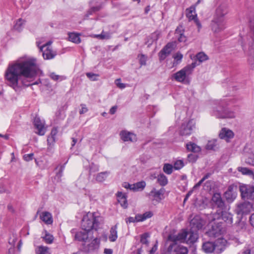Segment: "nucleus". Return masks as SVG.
<instances>
[{
	"instance_id": "052dcab7",
	"label": "nucleus",
	"mask_w": 254,
	"mask_h": 254,
	"mask_svg": "<svg viewBox=\"0 0 254 254\" xmlns=\"http://www.w3.org/2000/svg\"><path fill=\"white\" fill-rule=\"evenodd\" d=\"M239 254H251V249L249 247H246Z\"/></svg>"
},
{
	"instance_id": "6e6552de",
	"label": "nucleus",
	"mask_w": 254,
	"mask_h": 254,
	"mask_svg": "<svg viewBox=\"0 0 254 254\" xmlns=\"http://www.w3.org/2000/svg\"><path fill=\"white\" fill-rule=\"evenodd\" d=\"M51 42H48L46 44L40 46V43L36 42L37 46L40 49V51L42 52L43 58L45 60H51L53 59L56 55V52L54 51L51 47Z\"/></svg>"
},
{
	"instance_id": "aec40b11",
	"label": "nucleus",
	"mask_w": 254,
	"mask_h": 254,
	"mask_svg": "<svg viewBox=\"0 0 254 254\" xmlns=\"http://www.w3.org/2000/svg\"><path fill=\"white\" fill-rule=\"evenodd\" d=\"M34 125L35 128L37 130L36 133L39 135H44L46 132V127H45V122L42 121L39 117H36L34 120Z\"/></svg>"
},
{
	"instance_id": "393cba45",
	"label": "nucleus",
	"mask_w": 254,
	"mask_h": 254,
	"mask_svg": "<svg viewBox=\"0 0 254 254\" xmlns=\"http://www.w3.org/2000/svg\"><path fill=\"white\" fill-rule=\"evenodd\" d=\"M219 135L220 138L228 142L234 137V134L231 130L224 127L222 128Z\"/></svg>"
},
{
	"instance_id": "864d4df0",
	"label": "nucleus",
	"mask_w": 254,
	"mask_h": 254,
	"mask_svg": "<svg viewBox=\"0 0 254 254\" xmlns=\"http://www.w3.org/2000/svg\"><path fill=\"white\" fill-rule=\"evenodd\" d=\"M101 8L100 6H97L91 7L87 12L86 14V16L88 17L89 15L92 14L93 13H94L97 11H99Z\"/></svg>"
},
{
	"instance_id": "412c9836",
	"label": "nucleus",
	"mask_w": 254,
	"mask_h": 254,
	"mask_svg": "<svg viewBox=\"0 0 254 254\" xmlns=\"http://www.w3.org/2000/svg\"><path fill=\"white\" fill-rule=\"evenodd\" d=\"M211 200L213 205L217 207L218 208V210H222L225 208V203L221 197L220 193H214L212 197Z\"/></svg>"
},
{
	"instance_id": "f704fd0d",
	"label": "nucleus",
	"mask_w": 254,
	"mask_h": 254,
	"mask_svg": "<svg viewBox=\"0 0 254 254\" xmlns=\"http://www.w3.org/2000/svg\"><path fill=\"white\" fill-rule=\"evenodd\" d=\"M25 21L22 18H19L16 22L14 26V28L18 31H20L23 28Z\"/></svg>"
},
{
	"instance_id": "2f4dec72",
	"label": "nucleus",
	"mask_w": 254,
	"mask_h": 254,
	"mask_svg": "<svg viewBox=\"0 0 254 254\" xmlns=\"http://www.w3.org/2000/svg\"><path fill=\"white\" fill-rule=\"evenodd\" d=\"M146 185V183L144 181L137 182L132 185V189L133 191H137L139 190H143Z\"/></svg>"
},
{
	"instance_id": "f257e3e1",
	"label": "nucleus",
	"mask_w": 254,
	"mask_h": 254,
	"mask_svg": "<svg viewBox=\"0 0 254 254\" xmlns=\"http://www.w3.org/2000/svg\"><path fill=\"white\" fill-rule=\"evenodd\" d=\"M41 72L35 58H28L17 61L8 65L5 74L8 84L15 89L18 87V81L23 78L33 80Z\"/></svg>"
},
{
	"instance_id": "a18cd8bd",
	"label": "nucleus",
	"mask_w": 254,
	"mask_h": 254,
	"mask_svg": "<svg viewBox=\"0 0 254 254\" xmlns=\"http://www.w3.org/2000/svg\"><path fill=\"white\" fill-rule=\"evenodd\" d=\"M210 176V173H207L204 176V177L196 184H195L193 189H195L200 186L202 183L207 179H208Z\"/></svg>"
},
{
	"instance_id": "4d7b16f0",
	"label": "nucleus",
	"mask_w": 254,
	"mask_h": 254,
	"mask_svg": "<svg viewBox=\"0 0 254 254\" xmlns=\"http://www.w3.org/2000/svg\"><path fill=\"white\" fill-rule=\"evenodd\" d=\"M160 35V32H155L151 34V38L152 39L153 41H156L159 38Z\"/></svg>"
},
{
	"instance_id": "de8ad7c7",
	"label": "nucleus",
	"mask_w": 254,
	"mask_h": 254,
	"mask_svg": "<svg viewBox=\"0 0 254 254\" xmlns=\"http://www.w3.org/2000/svg\"><path fill=\"white\" fill-rule=\"evenodd\" d=\"M45 235L43 237L45 240V241L48 244H51L53 241V236L49 234H48L47 231H45Z\"/></svg>"
},
{
	"instance_id": "680f3d73",
	"label": "nucleus",
	"mask_w": 254,
	"mask_h": 254,
	"mask_svg": "<svg viewBox=\"0 0 254 254\" xmlns=\"http://www.w3.org/2000/svg\"><path fill=\"white\" fill-rule=\"evenodd\" d=\"M238 230H240L245 228V223L244 221H239L237 224Z\"/></svg>"
},
{
	"instance_id": "c85d7f7f",
	"label": "nucleus",
	"mask_w": 254,
	"mask_h": 254,
	"mask_svg": "<svg viewBox=\"0 0 254 254\" xmlns=\"http://www.w3.org/2000/svg\"><path fill=\"white\" fill-rule=\"evenodd\" d=\"M118 225H115L112 226L110 230V235L109 236V239L110 242H114L116 241L118 238Z\"/></svg>"
},
{
	"instance_id": "e433bc0d",
	"label": "nucleus",
	"mask_w": 254,
	"mask_h": 254,
	"mask_svg": "<svg viewBox=\"0 0 254 254\" xmlns=\"http://www.w3.org/2000/svg\"><path fill=\"white\" fill-rule=\"evenodd\" d=\"M237 170L243 175L252 176L254 174V172L251 170L246 167H239Z\"/></svg>"
},
{
	"instance_id": "3c124183",
	"label": "nucleus",
	"mask_w": 254,
	"mask_h": 254,
	"mask_svg": "<svg viewBox=\"0 0 254 254\" xmlns=\"http://www.w3.org/2000/svg\"><path fill=\"white\" fill-rule=\"evenodd\" d=\"M184 166V162L182 160H177L174 164V168L175 170H180Z\"/></svg>"
},
{
	"instance_id": "58836bf2",
	"label": "nucleus",
	"mask_w": 254,
	"mask_h": 254,
	"mask_svg": "<svg viewBox=\"0 0 254 254\" xmlns=\"http://www.w3.org/2000/svg\"><path fill=\"white\" fill-rule=\"evenodd\" d=\"M196 59L199 63L207 61L208 59V56L203 52H200L196 55Z\"/></svg>"
},
{
	"instance_id": "39448f33",
	"label": "nucleus",
	"mask_w": 254,
	"mask_h": 254,
	"mask_svg": "<svg viewBox=\"0 0 254 254\" xmlns=\"http://www.w3.org/2000/svg\"><path fill=\"white\" fill-rule=\"evenodd\" d=\"M102 220L101 217L96 216L95 213L88 212L84 215L82 220L81 226L85 231L98 230Z\"/></svg>"
},
{
	"instance_id": "ea45409f",
	"label": "nucleus",
	"mask_w": 254,
	"mask_h": 254,
	"mask_svg": "<svg viewBox=\"0 0 254 254\" xmlns=\"http://www.w3.org/2000/svg\"><path fill=\"white\" fill-rule=\"evenodd\" d=\"M173 166L170 164H165L163 168V171L167 174L170 175L173 172Z\"/></svg>"
},
{
	"instance_id": "2eb2a0df",
	"label": "nucleus",
	"mask_w": 254,
	"mask_h": 254,
	"mask_svg": "<svg viewBox=\"0 0 254 254\" xmlns=\"http://www.w3.org/2000/svg\"><path fill=\"white\" fill-rule=\"evenodd\" d=\"M195 126V122L190 120L187 123H183L181 127L180 133L182 135H188L191 133Z\"/></svg>"
},
{
	"instance_id": "4468645a",
	"label": "nucleus",
	"mask_w": 254,
	"mask_h": 254,
	"mask_svg": "<svg viewBox=\"0 0 254 254\" xmlns=\"http://www.w3.org/2000/svg\"><path fill=\"white\" fill-rule=\"evenodd\" d=\"M237 186L234 184L228 187L224 194L227 201L231 202L235 199L237 195Z\"/></svg>"
},
{
	"instance_id": "1a4fd4ad",
	"label": "nucleus",
	"mask_w": 254,
	"mask_h": 254,
	"mask_svg": "<svg viewBox=\"0 0 254 254\" xmlns=\"http://www.w3.org/2000/svg\"><path fill=\"white\" fill-rule=\"evenodd\" d=\"M252 40L249 42V62L254 66V18L250 21Z\"/></svg>"
},
{
	"instance_id": "c9c22d12",
	"label": "nucleus",
	"mask_w": 254,
	"mask_h": 254,
	"mask_svg": "<svg viewBox=\"0 0 254 254\" xmlns=\"http://www.w3.org/2000/svg\"><path fill=\"white\" fill-rule=\"evenodd\" d=\"M157 181L162 186H164L168 183V179L167 177L163 174H160L158 176Z\"/></svg>"
},
{
	"instance_id": "dca6fc26",
	"label": "nucleus",
	"mask_w": 254,
	"mask_h": 254,
	"mask_svg": "<svg viewBox=\"0 0 254 254\" xmlns=\"http://www.w3.org/2000/svg\"><path fill=\"white\" fill-rule=\"evenodd\" d=\"M75 239L87 243L93 238V235L91 231H79L77 232L74 236Z\"/></svg>"
},
{
	"instance_id": "603ef678",
	"label": "nucleus",
	"mask_w": 254,
	"mask_h": 254,
	"mask_svg": "<svg viewBox=\"0 0 254 254\" xmlns=\"http://www.w3.org/2000/svg\"><path fill=\"white\" fill-rule=\"evenodd\" d=\"M86 75L88 78H89L92 81L97 80V77L99 76L98 74H94L92 72H87Z\"/></svg>"
},
{
	"instance_id": "5fc2aeb1",
	"label": "nucleus",
	"mask_w": 254,
	"mask_h": 254,
	"mask_svg": "<svg viewBox=\"0 0 254 254\" xmlns=\"http://www.w3.org/2000/svg\"><path fill=\"white\" fill-rule=\"evenodd\" d=\"M246 163L252 166H254V154H251L246 159Z\"/></svg>"
},
{
	"instance_id": "a211bd4d",
	"label": "nucleus",
	"mask_w": 254,
	"mask_h": 254,
	"mask_svg": "<svg viewBox=\"0 0 254 254\" xmlns=\"http://www.w3.org/2000/svg\"><path fill=\"white\" fill-rule=\"evenodd\" d=\"M227 242L223 238H218L214 241V254H220L226 249Z\"/></svg>"
},
{
	"instance_id": "f03ea898",
	"label": "nucleus",
	"mask_w": 254,
	"mask_h": 254,
	"mask_svg": "<svg viewBox=\"0 0 254 254\" xmlns=\"http://www.w3.org/2000/svg\"><path fill=\"white\" fill-rule=\"evenodd\" d=\"M198 239V235L194 233L187 234L185 230H182L177 235H170L168 241L172 242L168 248L169 252H175L176 254H187L188 250L185 247L179 245L177 242L186 243H193Z\"/></svg>"
},
{
	"instance_id": "49530a36",
	"label": "nucleus",
	"mask_w": 254,
	"mask_h": 254,
	"mask_svg": "<svg viewBox=\"0 0 254 254\" xmlns=\"http://www.w3.org/2000/svg\"><path fill=\"white\" fill-rule=\"evenodd\" d=\"M139 59V62L141 65H145L147 59V56L143 54H140L138 56Z\"/></svg>"
},
{
	"instance_id": "c03bdc74",
	"label": "nucleus",
	"mask_w": 254,
	"mask_h": 254,
	"mask_svg": "<svg viewBox=\"0 0 254 254\" xmlns=\"http://www.w3.org/2000/svg\"><path fill=\"white\" fill-rule=\"evenodd\" d=\"M140 216H139L138 214L136 215L134 217H129L127 219H126V221L127 223H134L140 222Z\"/></svg>"
},
{
	"instance_id": "a878e982",
	"label": "nucleus",
	"mask_w": 254,
	"mask_h": 254,
	"mask_svg": "<svg viewBox=\"0 0 254 254\" xmlns=\"http://www.w3.org/2000/svg\"><path fill=\"white\" fill-rule=\"evenodd\" d=\"M40 218L47 224H51L53 223L52 216L49 212H42L40 215Z\"/></svg>"
},
{
	"instance_id": "37998d69",
	"label": "nucleus",
	"mask_w": 254,
	"mask_h": 254,
	"mask_svg": "<svg viewBox=\"0 0 254 254\" xmlns=\"http://www.w3.org/2000/svg\"><path fill=\"white\" fill-rule=\"evenodd\" d=\"M49 76L52 79L55 81H57L58 80H63L65 79V77L64 76L56 74L55 72H50Z\"/></svg>"
},
{
	"instance_id": "473e14b6",
	"label": "nucleus",
	"mask_w": 254,
	"mask_h": 254,
	"mask_svg": "<svg viewBox=\"0 0 254 254\" xmlns=\"http://www.w3.org/2000/svg\"><path fill=\"white\" fill-rule=\"evenodd\" d=\"M187 148L188 150L193 152H198L200 151V148L194 143L187 144Z\"/></svg>"
},
{
	"instance_id": "7c9ffc66",
	"label": "nucleus",
	"mask_w": 254,
	"mask_h": 254,
	"mask_svg": "<svg viewBox=\"0 0 254 254\" xmlns=\"http://www.w3.org/2000/svg\"><path fill=\"white\" fill-rule=\"evenodd\" d=\"M109 174V173L107 171L99 173L96 175L95 179L97 182H103L106 180Z\"/></svg>"
},
{
	"instance_id": "6e6d98bb",
	"label": "nucleus",
	"mask_w": 254,
	"mask_h": 254,
	"mask_svg": "<svg viewBox=\"0 0 254 254\" xmlns=\"http://www.w3.org/2000/svg\"><path fill=\"white\" fill-rule=\"evenodd\" d=\"M121 79L118 78L115 80V84L117 85L118 87H119L120 89H124L125 88L126 86L125 83L120 82Z\"/></svg>"
},
{
	"instance_id": "f3484780",
	"label": "nucleus",
	"mask_w": 254,
	"mask_h": 254,
	"mask_svg": "<svg viewBox=\"0 0 254 254\" xmlns=\"http://www.w3.org/2000/svg\"><path fill=\"white\" fill-rule=\"evenodd\" d=\"M186 16L189 20H193L198 27V30L201 28V25L198 21L197 14L195 12V8L194 6H191L186 9Z\"/></svg>"
},
{
	"instance_id": "f8f14e48",
	"label": "nucleus",
	"mask_w": 254,
	"mask_h": 254,
	"mask_svg": "<svg viewBox=\"0 0 254 254\" xmlns=\"http://www.w3.org/2000/svg\"><path fill=\"white\" fill-rule=\"evenodd\" d=\"M253 204L249 202L238 204L235 209V212L238 215H243L250 213L253 209Z\"/></svg>"
},
{
	"instance_id": "4c0bfd02",
	"label": "nucleus",
	"mask_w": 254,
	"mask_h": 254,
	"mask_svg": "<svg viewBox=\"0 0 254 254\" xmlns=\"http://www.w3.org/2000/svg\"><path fill=\"white\" fill-rule=\"evenodd\" d=\"M36 253L37 254H50L49 248L44 246L38 247Z\"/></svg>"
},
{
	"instance_id": "8fccbe9b",
	"label": "nucleus",
	"mask_w": 254,
	"mask_h": 254,
	"mask_svg": "<svg viewBox=\"0 0 254 254\" xmlns=\"http://www.w3.org/2000/svg\"><path fill=\"white\" fill-rule=\"evenodd\" d=\"M175 34L177 36H178V35H179L178 40L180 42H185L187 40L186 37L183 33H179L178 29H177L176 30Z\"/></svg>"
},
{
	"instance_id": "cd10ccee",
	"label": "nucleus",
	"mask_w": 254,
	"mask_h": 254,
	"mask_svg": "<svg viewBox=\"0 0 254 254\" xmlns=\"http://www.w3.org/2000/svg\"><path fill=\"white\" fill-rule=\"evenodd\" d=\"M118 200L121 205L124 208L127 207V195L125 193L122 192H118L117 194Z\"/></svg>"
},
{
	"instance_id": "0eeeda50",
	"label": "nucleus",
	"mask_w": 254,
	"mask_h": 254,
	"mask_svg": "<svg viewBox=\"0 0 254 254\" xmlns=\"http://www.w3.org/2000/svg\"><path fill=\"white\" fill-rule=\"evenodd\" d=\"M213 221L223 220L227 225H230L233 223L232 214L224 209L217 210L216 212L213 214Z\"/></svg>"
},
{
	"instance_id": "4be33fe9",
	"label": "nucleus",
	"mask_w": 254,
	"mask_h": 254,
	"mask_svg": "<svg viewBox=\"0 0 254 254\" xmlns=\"http://www.w3.org/2000/svg\"><path fill=\"white\" fill-rule=\"evenodd\" d=\"M174 44L172 43H168L166 46L161 50L159 53V59L160 61L164 60L168 56L174 49Z\"/></svg>"
},
{
	"instance_id": "bb28decb",
	"label": "nucleus",
	"mask_w": 254,
	"mask_h": 254,
	"mask_svg": "<svg viewBox=\"0 0 254 254\" xmlns=\"http://www.w3.org/2000/svg\"><path fill=\"white\" fill-rule=\"evenodd\" d=\"M202 250L207 254H210L214 252V242H206L202 245Z\"/></svg>"
},
{
	"instance_id": "5701e85b",
	"label": "nucleus",
	"mask_w": 254,
	"mask_h": 254,
	"mask_svg": "<svg viewBox=\"0 0 254 254\" xmlns=\"http://www.w3.org/2000/svg\"><path fill=\"white\" fill-rule=\"evenodd\" d=\"M164 191L165 190L163 188L159 190H156L155 189H153L149 193V195L152 199L157 201H160L163 199Z\"/></svg>"
},
{
	"instance_id": "338daca9",
	"label": "nucleus",
	"mask_w": 254,
	"mask_h": 254,
	"mask_svg": "<svg viewBox=\"0 0 254 254\" xmlns=\"http://www.w3.org/2000/svg\"><path fill=\"white\" fill-rule=\"evenodd\" d=\"M249 221L251 225L254 227V213H253L249 218Z\"/></svg>"
},
{
	"instance_id": "79ce46f5",
	"label": "nucleus",
	"mask_w": 254,
	"mask_h": 254,
	"mask_svg": "<svg viewBox=\"0 0 254 254\" xmlns=\"http://www.w3.org/2000/svg\"><path fill=\"white\" fill-rule=\"evenodd\" d=\"M216 140H210L208 142L206 145V149L209 150H215L216 147Z\"/></svg>"
},
{
	"instance_id": "ddd939ff",
	"label": "nucleus",
	"mask_w": 254,
	"mask_h": 254,
	"mask_svg": "<svg viewBox=\"0 0 254 254\" xmlns=\"http://www.w3.org/2000/svg\"><path fill=\"white\" fill-rule=\"evenodd\" d=\"M214 221V223L212 224L211 228L208 232V234L210 236L216 237L223 233L225 230L222 225L219 224L222 223L221 221L217 220Z\"/></svg>"
},
{
	"instance_id": "c756f323",
	"label": "nucleus",
	"mask_w": 254,
	"mask_h": 254,
	"mask_svg": "<svg viewBox=\"0 0 254 254\" xmlns=\"http://www.w3.org/2000/svg\"><path fill=\"white\" fill-rule=\"evenodd\" d=\"M68 39L70 41L76 44L79 43L81 41L79 35L75 33H69Z\"/></svg>"
},
{
	"instance_id": "0e129e2a",
	"label": "nucleus",
	"mask_w": 254,
	"mask_h": 254,
	"mask_svg": "<svg viewBox=\"0 0 254 254\" xmlns=\"http://www.w3.org/2000/svg\"><path fill=\"white\" fill-rule=\"evenodd\" d=\"M174 58L177 61L181 62L183 58V55L180 53H177L174 56Z\"/></svg>"
},
{
	"instance_id": "9d476101",
	"label": "nucleus",
	"mask_w": 254,
	"mask_h": 254,
	"mask_svg": "<svg viewBox=\"0 0 254 254\" xmlns=\"http://www.w3.org/2000/svg\"><path fill=\"white\" fill-rule=\"evenodd\" d=\"M204 224V221L199 216L197 215L194 216V218L190 221V230L189 231H187L186 230H185L187 232V234L190 233H194L198 235L197 233V231L201 229Z\"/></svg>"
},
{
	"instance_id": "774afa93",
	"label": "nucleus",
	"mask_w": 254,
	"mask_h": 254,
	"mask_svg": "<svg viewBox=\"0 0 254 254\" xmlns=\"http://www.w3.org/2000/svg\"><path fill=\"white\" fill-rule=\"evenodd\" d=\"M117 106L112 107L110 110V113L112 115L114 114L117 111Z\"/></svg>"
},
{
	"instance_id": "423d86ee",
	"label": "nucleus",
	"mask_w": 254,
	"mask_h": 254,
	"mask_svg": "<svg viewBox=\"0 0 254 254\" xmlns=\"http://www.w3.org/2000/svg\"><path fill=\"white\" fill-rule=\"evenodd\" d=\"M198 64L196 62H193L173 74L172 77L178 82L185 84L189 83V76L191 74L194 68Z\"/></svg>"
},
{
	"instance_id": "a19ab883",
	"label": "nucleus",
	"mask_w": 254,
	"mask_h": 254,
	"mask_svg": "<svg viewBox=\"0 0 254 254\" xmlns=\"http://www.w3.org/2000/svg\"><path fill=\"white\" fill-rule=\"evenodd\" d=\"M138 215L139 216H140V218L139 219L140 222H141V221H144L145 220H146L147 218H151L153 214L151 212L148 211V212H146L145 213H144L143 214H138Z\"/></svg>"
},
{
	"instance_id": "69168bd1",
	"label": "nucleus",
	"mask_w": 254,
	"mask_h": 254,
	"mask_svg": "<svg viewBox=\"0 0 254 254\" xmlns=\"http://www.w3.org/2000/svg\"><path fill=\"white\" fill-rule=\"evenodd\" d=\"M58 130L57 127L53 128L51 132L50 136H53L55 138H56V136L58 133Z\"/></svg>"
},
{
	"instance_id": "7ed1b4c3",
	"label": "nucleus",
	"mask_w": 254,
	"mask_h": 254,
	"mask_svg": "<svg viewBox=\"0 0 254 254\" xmlns=\"http://www.w3.org/2000/svg\"><path fill=\"white\" fill-rule=\"evenodd\" d=\"M235 100L230 99H224L217 100L215 102L216 106L213 107L212 114L217 118H234L236 117V113L224 107V105H229L231 103H234Z\"/></svg>"
},
{
	"instance_id": "20e7f679",
	"label": "nucleus",
	"mask_w": 254,
	"mask_h": 254,
	"mask_svg": "<svg viewBox=\"0 0 254 254\" xmlns=\"http://www.w3.org/2000/svg\"><path fill=\"white\" fill-rule=\"evenodd\" d=\"M228 13L225 5H220L216 10L215 14L211 23L212 30L218 33L225 28L224 16Z\"/></svg>"
},
{
	"instance_id": "72a5a7b5",
	"label": "nucleus",
	"mask_w": 254,
	"mask_h": 254,
	"mask_svg": "<svg viewBox=\"0 0 254 254\" xmlns=\"http://www.w3.org/2000/svg\"><path fill=\"white\" fill-rule=\"evenodd\" d=\"M111 32L103 31L100 34L95 35V37L101 40H107L111 38Z\"/></svg>"
},
{
	"instance_id": "bf43d9fd",
	"label": "nucleus",
	"mask_w": 254,
	"mask_h": 254,
	"mask_svg": "<svg viewBox=\"0 0 254 254\" xmlns=\"http://www.w3.org/2000/svg\"><path fill=\"white\" fill-rule=\"evenodd\" d=\"M34 154L33 153H30L28 154H25L23 156V158L24 160L26 161H29L30 160H32L33 158Z\"/></svg>"
},
{
	"instance_id": "e2e57ef3",
	"label": "nucleus",
	"mask_w": 254,
	"mask_h": 254,
	"mask_svg": "<svg viewBox=\"0 0 254 254\" xmlns=\"http://www.w3.org/2000/svg\"><path fill=\"white\" fill-rule=\"evenodd\" d=\"M81 109L79 111L80 114H83L88 111V109L84 104H81Z\"/></svg>"
},
{
	"instance_id": "9b49d317",
	"label": "nucleus",
	"mask_w": 254,
	"mask_h": 254,
	"mask_svg": "<svg viewBox=\"0 0 254 254\" xmlns=\"http://www.w3.org/2000/svg\"><path fill=\"white\" fill-rule=\"evenodd\" d=\"M240 191L242 198L247 199H254V186L241 185Z\"/></svg>"
},
{
	"instance_id": "13d9d810",
	"label": "nucleus",
	"mask_w": 254,
	"mask_h": 254,
	"mask_svg": "<svg viewBox=\"0 0 254 254\" xmlns=\"http://www.w3.org/2000/svg\"><path fill=\"white\" fill-rule=\"evenodd\" d=\"M56 141V138L51 136L50 135L48 136L47 138V142L48 144L50 146L53 145L54 142Z\"/></svg>"
},
{
	"instance_id": "09e8293b",
	"label": "nucleus",
	"mask_w": 254,
	"mask_h": 254,
	"mask_svg": "<svg viewBox=\"0 0 254 254\" xmlns=\"http://www.w3.org/2000/svg\"><path fill=\"white\" fill-rule=\"evenodd\" d=\"M149 237V235L148 233H144L140 237V242L142 244L147 245L148 244V241L147 240V238Z\"/></svg>"
},
{
	"instance_id": "b1692460",
	"label": "nucleus",
	"mask_w": 254,
	"mask_h": 254,
	"mask_svg": "<svg viewBox=\"0 0 254 254\" xmlns=\"http://www.w3.org/2000/svg\"><path fill=\"white\" fill-rule=\"evenodd\" d=\"M120 135L122 139L124 141L134 142L137 140L135 134L126 130L122 131L120 132Z\"/></svg>"
},
{
	"instance_id": "6ab92c4d",
	"label": "nucleus",
	"mask_w": 254,
	"mask_h": 254,
	"mask_svg": "<svg viewBox=\"0 0 254 254\" xmlns=\"http://www.w3.org/2000/svg\"><path fill=\"white\" fill-rule=\"evenodd\" d=\"M99 240L97 238L93 237L92 239L87 243H84L83 249L86 252H91L98 249L99 247Z\"/></svg>"
}]
</instances>
